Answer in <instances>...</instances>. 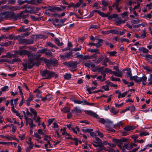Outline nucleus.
Instances as JSON below:
<instances>
[{"label":"nucleus","instance_id":"obj_1","mask_svg":"<svg viewBox=\"0 0 152 152\" xmlns=\"http://www.w3.org/2000/svg\"><path fill=\"white\" fill-rule=\"evenodd\" d=\"M24 47H20L19 50L16 51V53L21 56H23L27 55L29 63L32 64L34 61V55L31 53V52L26 50L22 49Z\"/></svg>","mask_w":152,"mask_h":152},{"label":"nucleus","instance_id":"obj_2","mask_svg":"<svg viewBox=\"0 0 152 152\" xmlns=\"http://www.w3.org/2000/svg\"><path fill=\"white\" fill-rule=\"evenodd\" d=\"M42 75L45 77L44 79H49L52 77H57L58 75L53 72H51L47 70H44L42 72Z\"/></svg>","mask_w":152,"mask_h":152},{"label":"nucleus","instance_id":"obj_3","mask_svg":"<svg viewBox=\"0 0 152 152\" xmlns=\"http://www.w3.org/2000/svg\"><path fill=\"white\" fill-rule=\"evenodd\" d=\"M113 123V122L109 119H105V127L106 130L113 132H115V130L111 127Z\"/></svg>","mask_w":152,"mask_h":152},{"label":"nucleus","instance_id":"obj_4","mask_svg":"<svg viewBox=\"0 0 152 152\" xmlns=\"http://www.w3.org/2000/svg\"><path fill=\"white\" fill-rule=\"evenodd\" d=\"M105 152H115V151L112 148L114 147L115 145L112 144L110 143L107 141H105Z\"/></svg>","mask_w":152,"mask_h":152},{"label":"nucleus","instance_id":"obj_5","mask_svg":"<svg viewBox=\"0 0 152 152\" xmlns=\"http://www.w3.org/2000/svg\"><path fill=\"white\" fill-rule=\"evenodd\" d=\"M25 120L26 122V125H27L28 124L29 125L30 129H33L36 126V125L33 123V120L28 118H26Z\"/></svg>","mask_w":152,"mask_h":152},{"label":"nucleus","instance_id":"obj_6","mask_svg":"<svg viewBox=\"0 0 152 152\" xmlns=\"http://www.w3.org/2000/svg\"><path fill=\"white\" fill-rule=\"evenodd\" d=\"M27 12V10H25L22 11L20 13L14 14L13 13L11 14V16L12 18H15L17 19L18 18H20L21 16H23V14L24 13H26Z\"/></svg>","mask_w":152,"mask_h":152},{"label":"nucleus","instance_id":"obj_7","mask_svg":"<svg viewBox=\"0 0 152 152\" xmlns=\"http://www.w3.org/2000/svg\"><path fill=\"white\" fill-rule=\"evenodd\" d=\"M72 52H69L67 53L66 55H60V58L61 59L64 60H66L67 59L70 58L72 55Z\"/></svg>","mask_w":152,"mask_h":152},{"label":"nucleus","instance_id":"obj_8","mask_svg":"<svg viewBox=\"0 0 152 152\" xmlns=\"http://www.w3.org/2000/svg\"><path fill=\"white\" fill-rule=\"evenodd\" d=\"M30 64H27V63H23V70L26 71L27 69V67H28V69H31L33 67V66L34 65L33 62L32 64H31L30 63Z\"/></svg>","mask_w":152,"mask_h":152},{"label":"nucleus","instance_id":"obj_9","mask_svg":"<svg viewBox=\"0 0 152 152\" xmlns=\"http://www.w3.org/2000/svg\"><path fill=\"white\" fill-rule=\"evenodd\" d=\"M147 80V77L146 75H143L142 77H139L138 82H142L143 85H145L146 84V81Z\"/></svg>","mask_w":152,"mask_h":152},{"label":"nucleus","instance_id":"obj_10","mask_svg":"<svg viewBox=\"0 0 152 152\" xmlns=\"http://www.w3.org/2000/svg\"><path fill=\"white\" fill-rule=\"evenodd\" d=\"M113 74L116 77H122L123 75L122 72L120 70L117 71H113Z\"/></svg>","mask_w":152,"mask_h":152},{"label":"nucleus","instance_id":"obj_11","mask_svg":"<svg viewBox=\"0 0 152 152\" xmlns=\"http://www.w3.org/2000/svg\"><path fill=\"white\" fill-rule=\"evenodd\" d=\"M85 112L86 114L92 116L96 118H99V117L98 115L95 113L91 110H85Z\"/></svg>","mask_w":152,"mask_h":152},{"label":"nucleus","instance_id":"obj_12","mask_svg":"<svg viewBox=\"0 0 152 152\" xmlns=\"http://www.w3.org/2000/svg\"><path fill=\"white\" fill-rule=\"evenodd\" d=\"M44 61L46 63V66L48 69H51L52 68V65H53L51 60L45 58L44 60Z\"/></svg>","mask_w":152,"mask_h":152},{"label":"nucleus","instance_id":"obj_13","mask_svg":"<svg viewBox=\"0 0 152 152\" xmlns=\"http://www.w3.org/2000/svg\"><path fill=\"white\" fill-rule=\"evenodd\" d=\"M34 98L33 95L30 94H29V98L26 100L27 105L29 106L30 105V102Z\"/></svg>","mask_w":152,"mask_h":152},{"label":"nucleus","instance_id":"obj_14","mask_svg":"<svg viewBox=\"0 0 152 152\" xmlns=\"http://www.w3.org/2000/svg\"><path fill=\"white\" fill-rule=\"evenodd\" d=\"M110 15V13L108 12V13L105 14V17H107L109 19H111L113 18H116L118 16V15L116 14H114L112 15Z\"/></svg>","mask_w":152,"mask_h":152},{"label":"nucleus","instance_id":"obj_15","mask_svg":"<svg viewBox=\"0 0 152 152\" xmlns=\"http://www.w3.org/2000/svg\"><path fill=\"white\" fill-rule=\"evenodd\" d=\"M145 60L152 64V55L146 54L145 56Z\"/></svg>","mask_w":152,"mask_h":152},{"label":"nucleus","instance_id":"obj_16","mask_svg":"<svg viewBox=\"0 0 152 152\" xmlns=\"http://www.w3.org/2000/svg\"><path fill=\"white\" fill-rule=\"evenodd\" d=\"M45 148L46 149V150L48 151H50L51 149H50L52 148L51 145L50 144V142L48 141L47 142V143L45 144Z\"/></svg>","mask_w":152,"mask_h":152},{"label":"nucleus","instance_id":"obj_17","mask_svg":"<svg viewBox=\"0 0 152 152\" xmlns=\"http://www.w3.org/2000/svg\"><path fill=\"white\" fill-rule=\"evenodd\" d=\"M66 138L68 139H71L72 140H74V141H75V144L76 145H78L79 143H81V141L80 140H79L78 139H77V138H72L71 137H66Z\"/></svg>","mask_w":152,"mask_h":152},{"label":"nucleus","instance_id":"obj_18","mask_svg":"<svg viewBox=\"0 0 152 152\" xmlns=\"http://www.w3.org/2000/svg\"><path fill=\"white\" fill-rule=\"evenodd\" d=\"M103 40L101 39H98V41L97 43H95V46L97 48H99L102 45V42Z\"/></svg>","mask_w":152,"mask_h":152},{"label":"nucleus","instance_id":"obj_19","mask_svg":"<svg viewBox=\"0 0 152 152\" xmlns=\"http://www.w3.org/2000/svg\"><path fill=\"white\" fill-rule=\"evenodd\" d=\"M72 101L74 102L75 104H81L82 105H84V100H83L82 101H80V100H77L75 99H73Z\"/></svg>","mask_w":152,"mask_h":152},{"label":"nucleus","instance_id":"obj_20","mask_svg":"<svg viewBox=\"0 0 152 152\" xmlns=\"http://www.w3.org/2000/svg\"><path fill=\"white\" fill-rule=\"evenodd\" d=\"M139 77H138L137 75H135L133 76H131L130 77V79L131 80L134 81L137 83H138Z\"/></svg>","mask_w":152,"mask_h":152},{"label":"nucleus","instance_id":"obj_21","mask_svg":"<svg viewBox=\"0 0 152 152\" xmlns=\"http://www.w3.org/2000/svg\"><path fill=\"white\" fill-rule=\"evenodd\" d=\"M139 134L140 136L142 137L143 136H146L149 135V133L145 131H140Z\"/></svg>","mask_w":152,"mask_h":152},{"label":"nucleus","instance_id":"obj_22","mask_svg":"<svg viewBox=\"0 0 152 152\" xmlns=\"http://www.w3.org/2000/svg\"><path fill=\"white\" fill-rule=\"evenodd\" d=\"M99 72H101L103 76V78L104 77V67H102L98 69Z\"/></svg>","mask_w":152,"mask_h":152},{"label":"nucleus","instance_id":"obj_23","mask_svg":"<svg viewBox=\"0 0 152 152\" xmlns=\"http://www.w3.org/2000/svg\"><path fill=\"white\" fill-rule=\"evenodd\" d=\"M96 87H92L90 88H87L86 90L88 92L89 94H92L93 93V91H92L96 89Z\"/></svg>","mask_w":152,"mask_h":152},{"label":"nucleus","instance_id":"obj_24","mask_svg":"<svg viewBox=\"0 0 152 152\" xmlns=\"http://www.w3.org/2000/svg\"><path fill=\"white\" fill-rule=\"evenodd\" d=\"M111 113L114 115H116L118 112V110H115L114 107H112L110 110Z\"/></svg>","mask_w":152,"mask_h":152},{"label":"nucleus","instance_id":"obj_25","mask_svg":"<svg viewBox=\"0 0 152 152\" xmlns=\"http://www.w3.org/2000/svg\"><path fill=\"white\" fill-rule=\"evenodd\" d=\"M118 5H119L113 4V7H115V8L117 11L118 12H121V10L122 7H119Z\"/></svg>","mask_w":152,"mask_h":152},{"label":"nucleus","instance_id":"obj_26","mask_svg":"<svg viewBox=\"0 0 152 152\" xmlns=\"http://www.w3.org/2000/svg\"><path fill=\"white\" fill-rule=\"evenodd\" d=\"M33 119L35 121L36 123H38L40 124L41 122V118L39 116H34L33 117Z\"/></svg>","mask_w":152,"mask_h":152},{"label":"nucleus","instance_id":"obj_27","mask_svg":"<svg viewBox=\"0 0 152 152\" xmlns=\"http://www.w3.org/2000/svg\"><path fill=\"white\" fill-rule=\"evenodd\" d=\"M72 130L73 132L75 134H77L78 132H79L80 129L78 127L76 126L73 127V128H72Z\"/></svg>","mask_w":152,"mask_h":152},{"label":"nucleus","instance_id":"obj_28","mask_svg":"<svg viewBox=\"0 0 152 152\" xmlns=\"http://www.w3.org/2000/svg\"><path fill=\"white\" fill-rule=\"evenodd\" d=\"M61 110L64 113H67L69 111V108L67 106H65L63 109H61Z\"/></svg>","mask_w":152,"mask_h":152},{"label":"nucleus","instance_id":"obj_29","mask_svg":"<svg viewBox=\"0 0 152 152\" xmlns=\"http://www.w3.org/2000/svg\"><path fill=\"white\" fill-rule=\"evenodd\" d=\"M26 134V133L19 134L18 135V137L20 140H23L25 139Z\"/></svg>","mask_w":152,"mask_h":152},{"label":"nucleus","instance_id":"obj_30","mask_svg":"<svg viewBox=\"0 0 152 152\" xmlns=\"http://www.w3.org/2000/svg\"><path fill=\"white\" fill-rule=\"evenodd\" d=\"M72 111L73 112H75L76 113L81 112V110L80 109V108L78 107H74L72 110Z\"/></svg>","mask_w":152,"mask_h":152},{"label":"nucleus","instance_id":"obj_31","mask_svg":"<svg viewBox=\"0 0 152 152\" xmlns=\"http://www.w3.org/2000/svg\"><path fill=\"white\" fill-rule=\"evenodd\" d=\"M140 51H141L145 53H147L149 52L148 50L143 47L139 49Z\"/></svg>","mask_w":152,"mask_h":152},{"label":"nucleus","instance_id":"obj_32","mask_svg":"<svg viewBox=\"0 0 152 152\" xmlns=\"http://www.w3.org/2000/svg\"><path fill=\"white\" fill-rule=\"evenodd\" d=\"M77 63L76 62H73L69 64V66L72 68H75L77 66Z\"/></svg>","mask_w":152,"mask_h":152},{"label":"nucleus","instance_id":"obj_33","mask_svg":"<svg viewBox=\"0 0 152 152\" xmlns=\"http://www.w3.org/2000/svg\"><path fill=\"white\" fill-rule=\"evenodd\" d=\"M64 77L65 79L69 80L71 78V75L70 73H66L64 75Z\"/></svg>","mask_w":152,"mask_h":152},{"label":"nucleus","instance_id":"obj_34","mask_svg":"<svg viewBox=\"0 0 152 152\" xmlns=\"http://www.w3.org/2000/svg\"><path fill=\"white\" fill-rule=\"evenodd\" d=\"M124 129L126 131H129L131 130H133V127L129 126H128L124 127Z\"/></svg>","mask_w":152,"mask_h":152},{"label":"nucleus","instance_id":"obj_35","mask_svg":"<svg viewBox=\"0 0 152 152\" xmlns=\"http://www.w3.org/2000/svg\"><path fill=\"white\" fill-rule=\"evenodd\" d=\"M87 51L88 52L91 53H100L98 51V49H89L87 50Z\"/></svg>","mask_w":152,"mask_h":152},{"label":"nucleus","instance_id":"obj_36","mask_svg":"<svg viewBox=\"0 0 152 152\" xmlns=\"http://www.w3.org/2000/svg\"><path fill=\"white\" fill-rule=\"evenodd\" d=\"M45 53L46 55L49 56H51L52 55V53L49 50H47V49H45Z\"/></svg>","mask_w":152,"mask_h":152},{"label":"nucleus","instance_id":"obj_37","mask_svg":"<svg viewBox=\"0 0 152 152\" xmlns=\"http://www.w3.org/2000/svg\"><path fill=\"white\" fill-rule=\"evenodd\" d=\"M126 75L127 77H129L132 76V73H131V69L130 68L128 69L127 70V72H126Z\"/></svg>","mask_w":152,"mask_h":152},{"label":"nucleus","instance_id":"obj_38","mask_svg":"<svg viewBox=\"0 0 152 152\" xmlns=\"http://www.w3.org/2000/svg\"><path fill=\"white\" fill-rule=\"evenodd\" d=\"M55 43L58 45L59 46H62L63 43V42H60L59 39H58L56 38L55 40Z\"/></svg>","mask_w":152,"mask_h":152},{"label":"nucleus","instance_id":"obj_39","mask_svg":"<svg viewBox=\"0 0 152 152\" xmlns=\"http://www.w3.org/2000/svg\"><path fill=\"white\" fill-rule=\"evenodd\" d=\"M106 83L107 84H108L110 86H111L114 87H115L116 88H117V84H115L112 83L108 81H106Z\"/></svg>","mask_w":152,"mask_h":152},{"label":"nucleus","instance_id":"obj_40","mask_svg":"<svg viewBox=\"0 0 152 152\" xmlns=\"http://www.w3.org/2000/svg\"><path fill=\"white\" fill-rule=\"evenodd\" d=\"M83 132L84 133L90 132L93 131L91 129H86V128L82 129Z\"/></svg>","mask_w":152,"mask_h":152},{"label":"nucleus","instance_id":"obj_41","mask_svg":"<svg viewBox=\"0 0 152 152\" xmlns=\"http://www.w3.org/2000/svg\"><path fill=\"white\" fill-rule=\"evenodd\" d=\"M93 142L94 143H99L100 144V143L101 142V141L100 139H99V138L97 137H95V138L93 140Z\"/></svg>","mask_w":152,"mask_h":152},{"label":"nucleus","instance_id":"obj_42","mask_svg":"<svg viewBox=\"0 0 152 152\" xmlns=\"http://www.w3.org/2000/svg\"><path fill=\"white\" fill-rule=\"evenodd\" d=\"M128 93V91H126V92H124V93L121 94V93L119 95H118V98H120L121 97L123 98L126 96V95Z\"/></svg>","mask_w":152,"mask_h":152},{"label":"nucleus","instance_id":"obj_43","mask_svg":"<svg viewBox=\"0 0 152 152\" xmlns=\"http://www.w3.org/2000/svg\"><path fill=\"white\" fill-rule=\"evenodd\" d=\"M131 22L134 24H137L139 23L140 22V20L139 19L134 20L132 19L131 20Z\"/></svg>","mask_w":152,"mask_h":152},{"label":"nucleus","instance_id":"obj_44","mask_svg":"<svg viewBox=\"0 0 152 152\" xmlns=\"http://www.w3.org/2000/svg\"><path fill=\"white\" fill-rule=\"evenodd\" d=\"M125 22V21H122L121 20H118L115 22V24L119 25L122 23H124Z\"/></svg>","mask_w":152,"mask_h":152},{"label":"nucleus","instance_id":"obj_45","mask_svg":"<svg viewBox=\"0 0 152 152\" xmlns=\"http://www.w3.org/2000/svg\"><path fill=\"white\" fill-rule=\"evenodd\" d=\"M9 90V87L7 86H5L1 88V90L3 92H5L8 91Z\"/></svg>","mask_w":152,"mask_h":152},{"label":"nucleus","instance_id":"obj_46","mask_svg":"<svg viewBox=\"0 0 152 152\" xmlns=\"http://www.w3.org/2000/svg\"><path fill=\"white\" fill-rule=\"evenodd\" d=\"M128 12H124L122 13L121 14L122 17L123 18H124L128 16Z\"/></svg>","mask_w":152,"mask_h":152},{"label":"nucleus","instance_id":"obj_47","mask_svg":"<svg viewBox=\"0 0 152 152\" xmlns=\"http://www.w3.org/2000/svg\"><path fill=\"white\" fill-rule=\"evenodd\" d=\"M30 111L31 113L33 114L34 116H37V112L34 109L31 108Z\"/></svg>","mask_w":152,"mask_h":152},{"label":"nucleus","instance_id":"obj_48","mask_svg":"<svg viewBox=\"0 0 152 152\" xmlns=\"http://www.w3.org/2000/svg\"><path fill=\"white\" fill-rule=\"evenodd\" d=\"M110 79L112 81H120L121 80L119 78H115L113 76H112L110 77Z\"/></svg>","mask_w":152,"mask_h":152},{"label":"nucleus","instance_id":"obj_49","mask_svg":"<svg viewBox=\"0 0 152 152\" xmlns=\"http://www.w3.org/2000/svg\"><path fill=\"white\" fill-rule=\"evenodd\" d=\"M50 60L51 61L52 64V65H53L54 66H57V65H58V62L57 60Z\"/></svg>","mask_w":152,"mask_h":152},{"label":"nucleus","instance_id":"obj_50","mask_svg":"<svg viewBox=\"0 0 152 152\" xmlns=\"http://www.w3.org/2000/svg\"><path fill=\"white\" fill-rule=\"evenodd\" d=\"M113 71H112L108 68H105V73H108L110 74H113Z\"/></svg>","mask_w":152,"mask_h":152},{"label":"nucleus","instance_id":"obj_51","mask_svg":"<svg viewBox=\"0 0 152 152\" xmlns=\"http://www.w3.org/2000/svg\"><path fill=\"white\" fill-rule=\"evenodd\" d=\"M107 53H109L110 56H115V54L117 53L115 51H113L111 52H107Z\"/></svg>","mask_w":152,"mask_h":152},{"label":"nucleus","instance_id":"obj_52","mask_svg":"<svg viewBox=\"0 0 152 152\" xmlns=\"http://www.w3.org/2000/svg\"><path fill=\"white\" fill-rule=\"evenodd\" d=\"M24 26H22L19 29L18 31L20 32H26L27 30L24 29Z\"/></svg>","mask_w":152,"mask_h":152},{"label":"nucleus","instance_id":"obj_53","mask_svg":"<svg viewBox=\"0 0 152 152\" xmlns=\"http://www.w3.org/2000/svg\"><path fill=\"white\" fill-rule=\"evenodd\" d=\"M63 135L64 136L66 137H70L71 135L66 132V131L63 132L62 133Z\"/></svg>","mask_w":152,"mask_h":152},{"label":"nucleus","instance_id":"obj_54","mask_svg":"<svg viewBox=\"0 0 152 152\" xmlns=\"http://www.w3.org/2000/svg\"><path fill=\"white\" fill-rule=\"evenodd\" d=\"M93 57V56H89L88 55H85L83 57V60H86L87 59H91Z\"/></svg>","mask_w":152,"mask_h":152},{"label":"nucleus","instance_id":"obj_55","mask_svg":"<svg viewBox=\"0 0 152 152\" xmlns=\"http://www.w3.org/2000/svg\"><path fill=\"white\" fill-rule=\"evenodd\" d=\"M84 105H88L90 106H93L94 104L93 103H91L87 102L86 100L84 101Z\"/></svg>","mask_w":152,"mask_h":152},{"label":"nucleus","instance_id":"obj_56","mask_svg":"<svg viewBox=\"0 0 152 152\" xmlns=\"http://www.w3.org/2000/svg\"><path fill=\"white\" fill-rule=\"evenodd\" d=\"M33 40L32 39H26V44L28 45H29L32 44L33 43Z\"/></svg>","mask_w":152,"mask_h":152},{"label":"nucleus","instance_id":"obj_57","mask_svg":"<svg viewBox=\"0 0 152 152\" xmlns=\"http://www.w3.org/2000/svg\"><path fill=\"white\" fill-rule=\"evenodd\" d=\"M97 12L101 16L103 17H104V13L101 12L99 10H97Z\"/></svg>","mask_w":152,"mask_h":152},{"label":"nucleus","instance_id":"obj_58","mask_svg":"<svg viewBox=\"0 0 152 152\" xmlns=\"http://www.w3.org/2000/svg\"><path fill=\"white\" fill-rule=\"evenodd\" d=\"M26 39L21 38L20 40L19 43L22 44L23 43H26Z\"/></svg>","mask_w":152,"mask_h":152},{"label":"nucleus","instance_id":"obj_59","mask_svg":"<svg viewBox=\"0 0 152 152\" xmlns=\"http://www.w3.org/2000/svg\"><path fill=\"white\" fill-rule=\"evenodd\" d=\"M53 128H55V129L58 130V125L56 123H54L53 124Z\"/></svg>","mask_w":152,"mask_h":152},{"label":"nucleus","instance_id":"obj_60","mask_svg":"<svg viewBox=\"0 0 152 152\" xmlns=\"http://www.w3.org/2000/svg\"><path fill=\"white\" fill-rule=\"evenodd\" d=\"M11 9L13 11H15L17 10H20V8L19 7L15 6L12 7Z\"/></svg>","mask_w":152,"mask_h":152},{"label":"nucleus","instance_id":"obj_61","mask_svg":"<svg viewBox=\"0 0 152 152\" xmlns=\"http://www.w3.org/2000/svg\"><path fill=\"white\" fill-rule=\"evenodd\" d=\"M91 64V62L90 61H89L88 62H86L84 63V65L88 67H89L90 66Z\"/></svg>","mask_w":152,"mask_h":152},{"label":"nucleus","instance_id":"obj_62","mask_svg":"<svg viewBox=\"0 0 152 152\" xmlns=\"http://www.w3.org/2000/svg\"><path fill=\"white\" fill-rule=\"evenodd\" d=\"M118 31L116 29H113L110 30V33L114 34H117L118 33Z\"/></svg>","mask_w":152,"mask_h":152},{"label":"nucleus","instance_id":"obj_63","mask_svg":"<svg viewBox=\"0 0 152 152\" xmlns=\"http://www.w3.org/2000/svg\"><path fill=\"white\" fill-rule=\"evenodd\" d=\"M105 62H108L110 65L112 64V62L110 59L106 57H105Z\"/></svg>","mask_w":152,"mask_h":152},{"label":"nucleus","instance_id":"obj_64","mask_svg":"<svg viewBox=\"0 0 152 152\" xmlns=\"http://www.w3.org/2000/svg\"><path fill=\"white\" fill-rule=\"evenodd\" d=\"M1 144L4 145H12V142H2L1 143Z\"/></svg>","mask_w":152,"mask_h":152}]
</instances>
